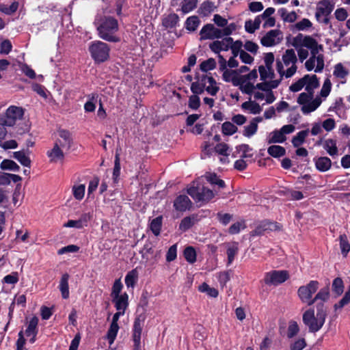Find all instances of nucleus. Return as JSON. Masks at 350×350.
Listing matches in <instances>:
<instances>
[{
    "instance_id": "nucleus-1",
    "label": "nucleus",
    "mask_w": 350,
    "mask_h": 350,
    "mask_svg": "<svg viewBox=\"0 0 350 350\" xmlns=\"http://www.w3.org/2000/svg\"><path fill=\"white\" fill-rule=\"evenodd\" d=\"M319 86V80L316 75H305L289 86L292 92H298L304 88L305 92L299 94L297 103L301 106V112L309 114L314 111L322 103L320 97H314V90Z\"/></svg>"
},
{
    "instance_id": "nucleus-2",
    "label": "nucleus",
    "mask_w": 350,
    "mask_h": 350,
    "mask_svg": "<svg viewBox=\"0 0 350 350\" xmlns=\"http://www.w3.org/2000/svg\"><path fill=\"white\" fill-rule=\"evenodd\" d=\"M296 45L305 46L310 49V55L304 62V67L308 72L314 71L315 73L321 72L325 67V57L321 53L323 46L310 36L299 34L295 38Z\"/></svg>"
},
{
    "instance_id": "nucleus-3",
    "label": "nucleus",
    "mask_w": 350,
    "mask_h": 350,
    "mask_svg": "<svg viewBox=\"0 0 350 350\" xmlns=\"http://www.w3.org/2000/svg\"><path fill=\"white\" fill-rule=\"evenodd\" d=\"M253 75V79L249 81L250 86L247 91L243 92L242 93L249 96H253L255 100H265L267 104L273 103L275 100V97L272 90L278 87L281 83V80L274 79L265 82L256 83L258 76L256 70Z\"/></svg>"
},
{
    "instance_id": "nucleus-4",
    "label": "nucleus",
    "mask_w": 350,
    "mask_h": 350,
    "mask_svg": "<svg viewBox=\"0 0 350 350\" xmlns=\"http://www.w3.org/2000/svg\"><path fill=\"white\" fill-rule=\"evenodd\" d=\"M298 59L295 51L293 49H288L284 51L280 58L275 61V69L280 75L278 80L293 77L297 71V63Z\"/></svg>"
},
{
    "instance_id": "nucleus-5",
    "label": "nucleus",
    "mask_w": 350,
    "mask_h": 350,
    "mask_svg": "<svg viewBox=\"0 0 350 350\" xmlns=\"http://www.w3.org/2000/svg\"><path fill=\"white\" fill-rule=\"evenodd\" d=\"M99 37L108 42H117L120 38L116 35L118 30L117 20L111 16H100L95 20Z\"/></svg>"
},
{
    "instance_id": "nucleus-6",
    "label": "nucleus",
    "mask_w": 350,
    "mask_h": 350,
    "mask_svg": "<svg viewBox=\"0 0 350 350\" xmlns=\"http://www.w3.org/2000/svg\"><path fill=\"white\" fill-rule=\"evenodd\" d=\"M317 313L313 309H308L303 314V321L310 332H318L324 325L327 310L323 304H317Z\"/></svg>"
},
{
    "instance_id": "nucleus-7",
    "label": "nucleus",
    "mask_w": 350,
    "mask_h": 350,
    "mask_svg": "<svg viewBox=\"0 0 350 350\" xmlns=\"http://www.w3.org/2000/svg\"><path fill=\"white\" fill-rule=\"evenodd\" d=\"M256 69H253L245 75H239L237 70L227 68L222 72V79L227 83H231L234 86L238 87L239 90L243 92L247 91L250 85V81L254 77V72Z\"/></svg>"
},
{
    "instance_id": "nucleus-8",
    "label": "nucleus",
    "mask_w": 350,
    "mask_h": 350,
    "mask_svg": "<svg viewBox=\"0 0 350 350\" xmlns=\"http://www.w3.org/2000/svg\"><path fill=\"white\" fill-rule=\"evenodd\" d=\"M24 114L23 108L16 106H10L5 111L4 116L0 115V139L3 138L6 134L4 126H14L16 121L21 120Z\"/></svg>"
},
{
    "instance_id": "nucleus-9",
    "label": "nucleus",
    "mask_w": 350,
    "mask_h": 350,
    "mask_svg": "<svg viewBox=\"0 0 350 350\" xmlns=\"http://www.w3.org/2000/svg\"><path fill=\"white\" fill-rule=\"evenodd\" d=\"M236 29V25L234 23L228 25L225 28L221 29L215 27L212 24H207L204 25L200 30L201 39L203 40H213L219 38L223 36H228L230 35Z\"/></svg>"
},
{
    "instance_id": "nucleus-10",
    "label": "nucleus",
    "mask_w": 350,
    "mask_h": 350,
    "mask_svg": "<svg viewBox=\"0 0 350 350\" xmlns=\"http://www.w3.org/2000/svg\"><path fill=\"white\" fill-rule=\"evenodd\" d=\"M187 193L196 202H207L215 197L217 193V191H213L206 187L200 185L198 183L193 182L187 189Z\"/></svg>"
},
{
    "instance_id": "nucleus-11",
    "label": "nucleus",
    "mask_w": 350,
    "mask_h": 350,
    "mask_svg": "<svg viewBox=\"0 0 350 350\" xmlns=\"http://www.w3.org/2000/svg\"><path fill=\"white\" fill-rule=\"evenodd\" d=\"M109 46L101 41H94L90 43L89 51L96 62H103L109 57Z\"/></svg>"
},
{
    "instance_id": "nucleus-12",
    "label": "nucleus",
    "mask_w": 350,
    "mask_h": 350,
    "mask_svg": "<svg viewBox=\"0 0 350 350\" xmlns=\"http://www.w3.org/2000/svg\"><path fill=\"white\" fill-rule=\"evenodd\" d=\"M319 283L317 281L312 280L306 285L301 286L297 290V295L301 302L308 306L314 304L313 295L317 291Z\"/></svg>"
},
{
    "instance_id": "nucleus-13",
    "label": "nucleus",
    "mask_w": 350,
    "mask_h": 350,
    "mask_svg": "<svg viewBox=\"0 0 350 350\" xmlns=\"http://www.w3.org/2000/svg\"><path fill=\"white\" fill-rule=\"evenodd\" d=\"M334 3L331 0H321L317 4L315 16L318 21L327 23V16L333 11Z\"/></svg>"
},
{
    "instance_id": "nucleus-14",
    "label": "nucleus",
    "mask_w": 350,
    "mask_h": 350,
    "mask_svg": "<svg viewBox=\"0 0 350 350\" xmlns=\"http://www.w3.org/2000/svg\"><path fill=\"white\" fill-rule=\"evenodd\" d=\"M289 278V273L286 270H274L265 273L264 282L269 286H278Z\"/></svg>"
},
{
    "instance_id": "nucleus-15",
    "label": "nucleus",
    "mask_w": 350,
    "mask_h": 350,
    "mask_svg": "<svg viewBox=\"0 0 350 350\" xmlns=\"http://www.w3.org/2000/svg\"><path fill=\"white\" fill-rule=\"evenodd\" d=\"M282 39V33L280 30L272 29L262 36L260 44L265 47H272L280 44Z\"/></svg>"
},
{
    "instance_id": "nucleus-16",
    "label": "nucleus",
    "mask_w": 350,
    "mask_h": 350,
    "mask_svg": "<svg viewBox=\"0 0 350 350\" xmlns=\"http://www.w3.org/2000/svg\"><path fill=\"white\" fill-rule=\"evenodd\" d=\"M124 312H125L122 310H118L113 316L112 321L105 336V338L107 340L110 346L114 342L119 330V325L118 324L119 318L124 315Z\"/></svg>"
},
{
    "instance_id": "nucleus-17",
    "label": "nucleus",
    "mask_w": 350,
    "mask_h": 350,
    "mask_svg": "<svg viewBox=\"0 0 350 350\" xmlns=\"http://www.w3.org/2000/svg\"><path fill=\"white\" fill-rule=\"evenodd\" d=\"M145 321V317L144 315L138 316L134 322L133 325V340L135 342V348L137 349L140 345L141 335L144 323Z\"/></svg>"
},
{
    "instance_id": "nucleus-18",
    "label": "nucleus",
    "mask_w": 350,
    "mask_h": 350,
    "mask_svg": "<svg viewBox=\"0 0 350 350\" xmlns=\"http://www.w3.org/2000/svg\"><path fill=\"white\" fill-rule=\"evenodd\" d=\"M232 42V38L226 37L221 40H216L209 44V48L215 53L219 54L221 51H226L230 49Z\"/></svg>"
},
{
    "instance_id": "nucleus-19",
    "label": "nucleus",
    "mask_w": 350,
    "mask_h": 350,
    "mask_svg": "<svg viewBox=\"0 0 350 350\" xmlns=\"http://www.w3.org/2000/svg\"><path fill=\"white\" fill-rule=\"evenodd\" d=\"M280 229V226L277 223L264 221L260 223L254 230L252 232V236L260 235L265 232L274 231Z\"/></svg>"
},
{
    "instance_id": "nucleus-20",
    "label": "nucleus",
    "mask_w": 350,
    "mask_h": 350,
    "mask_svg": "<svg viewBox=\"0 0 350 350\" xmlns=\"http://www.w3.org/2000/svg\"><path fill=\"white\" fill-rule=\"evenodd\" d=\"M38 317H32L29 321L27 327L25 330V334L26 335V336L30 337L29 342L31 343H33L36 341V336L38 333Z\"/></svg>"
},
{
    "instance_id": "nucleus-21",
    "label": "nucleus",
    "mask_w": 350,
    "mask_h": 350,
    "mask_svg": "<svg viewBox=\"0 0 350 350\" xmlns=\"http://www.w3.org/2000/svg\"><path fill=\"white\" fill-rule=\"evenodd\" d=\"M62 148L55 144L53 148L47 151L46 154L52 163L62 162L64 158V153Z\"/></svg>"
},
{
    "instance_id": "nucleus-22",
    "label": "nucleus",
    "mask_w": 350,
    "mask_h": 350,
    "mask_svg": "<svg viewBox=\"0 0 350 350\" xmlns=\"http://www.w3.org/2000/svg\"><path fill=\"white\" fill-rule=\"evenodd\" d=\"M241 109L254 115L259 114L262 110L261 106L255 100H252L251 98L242 103Z\"/></svg>"
},
{
    "instance_id": "nucleus-23",
    "label": "nucleus",
    "mask_w": 350,
    "mask_h": 350,
    "mask_svg": "<svg viewBox=\"0 0 350 350\" xmlns=\"http://www.w3.org/2000/svg\"><path fill=\"white\" fill-rule=\"evenodd\" d=\"M191 202L189 198L185 195L178 196L174 203V206L177 211H185L191 206Z\"/></svg>"
},
{
    "instance_id": "nucleus-24",
    "label": "nucleus",
    "mask_w": 350,
    "mask_h": 350,
    "mask_svg": "<svg viewBox=\"0 0 350 350\" xmlns=\"http://www.w3.org/2000/svg\"><path fill=\"white\" fill-rule=\"evenodd\" d=\"M204 86L206 91L212 96L216 95L219 90L215 80L211 77H207L204 79Z\"/></svg>"
},
{
    "instance_id": "nucleus-25",
    "label": "nucleus",
    "mask_w": 350,
    "mask_h": 350,
    "mask_svg": "<svg viewBox=\"0 0 350 350\" xmlns=\"http://www.w3.org/2000/svg\"><path fill=\"white\" fill-rule=\"evenodd\" d=\"M128 299L129 296L126 293H124L120 296L112 298V301L114 303L117 310L125 312L129 305Z\"/></svg>"
},
{
    "instance_id": "nucleus-26",
    "label": "nucleus",
    "mask_w": 350,
    "mask_h": 350,
    "mask_svg": "<svg viewBox=\"0 0 350 350\" xmlns=\"http://www.w3.org/2000/svg\"><path fill=\"white\" fill-rule=\"evenodd\" d=\"M314 161L317 169L320 172H327L332 166V161L327 157H321L314 159Z\"/></svg>"
},
{
    "instance_id": "nucleus-27",
    "label": "nucleus",
    "mask_w": 350,
    "mask_h": 350,
    "mask_svg": "<svg viewBox=\"0 0 350 350\" xmlns=\"http://www.w3.org/2000/svg\"><path fill=\"white\" fill-rule=\"evenodd\" d=\"M258 72L260 77V79L263 81V82L273 80V78L275 76L273 67L260 66L258 67Z\"/></svg>"
},
{
    "instance_id": "nucleus-28",
    "label": "nucleus",
    "mask_w": 350,
    "mask_h": 350,
    "mask_svg": "<svg viewBox=\"0 0 350 350\" xmlns=\"http://www.w3.org/2000/svg\"><path fill=\"white\" fill-rule=\"evenodd\" d=\"M226 247L228 256V265H230L234 260L239 252V243L237 242L228 243L226 244Z\"/></svg>"
},
{
    "instance_id": "nucleus-29",
    "label": "nucleus",
    "mask_w": 350,
    "mask_h": 350,
    "mask_svg": "<svg viewBox=\"0 0 350 350\" xmlns=\"http://www.w3.org/2000/svg\"><path fill=\"white\" fill-rule=\"evenodd\" d=\"M323 148L332 157L338 155V150L337 143L335 139H327L323 142Z\"/></svg>"
},
{
    "instance_id": "nucleus-30",
    "label": "nucleus",
    "mask_w": 350,
    "mask_h": 350,
    "mask_svg": "<svg viewBox=\"0 0 350 350\" xmlns=\"http://www.w3.org/2000/svg\"><path fill=\"white\" fill-rule=\"evenodd\" d=\"M69 277L70 276L68 273H64L62 275L59 282V290L61 291L62 297L64 299H68L69 297Z\"/></svg>"
},
{
    "instance_id": "nucleus-31",
    "label": "nucleus",
    "mask_w": 350,
    "mask_h": 350,
    "mask_svg": "<svg viewBox=\"0 0 350 350\" xmlns=\"http://www.w3.org/2000/svg\"><path fill=\"white\" fill-rule=\"evenodd\" d=\"M262 22L261 18L259 16H257L254 21L249 20L245 21V31L248 33H252L256 29L260 28V23Z\"/></svg>"
},
{
    "instance_id": "nucleus-32",
    "label": "nucleus",
    "mask_w": 350,
    "mask_h": 350,
    "mask_svg": "<svg viewBox=\"0 0 350 350\" xmlns=\"http://www.w3.org/2000/svg\"><path fill=\"white\" fill-rule=\"evenodd\" d=\"M14 158L16 159L22 165L30 167L31 160L28 153L24 151H17L14 152Z\"/></svg>"
},
{
    "instance_id": "nucleus-33",
    "label": "nucleus",
    "mask_w": 350,
    "mask_h": 350,
    "mask_svg": "<svg viewBox=\"0 0 350 350\" xmlns=\"http://www.w3.org/2000/svg\"><path fill=\"white\" fill-rule=\"evenodd\" d=\"M286 139V136L283 135L280 129L275 130L269 134L268 143H282Z\"/></svg>"
},
{
    "instance_id": "nucleus-34",
    "label": "nucleus",
    "mask_w": 350,
    "mask_h": 350,
    "mask_svg": "<svg viewBox=\"0 0 350 350\" xmlns=\"http://www.w3.org/2000/svg\"><path fill=\"white\" fill-rule=\"evenodd\" d=\"M332 82L329 78H326L324 80L323 85L321 87L319 95L318 96L321 100H325L329 94L332 90Z\"/></svg>"
},
{
    "instance_id": "nucleus-35",
    "label": "nucleus",
    "mask_w": 350,
    "mask_h": 350,
    "mask_svg": "<svg viewBox=\"0 0 350 350\" xmlns=\"http://www.w3.org/2000/svg\"><path fill=\"white\" fill-rule=\"evenodd\" d=\"M333 75L340 79H344L349 75V70L342 64H337L334 66Z\"/></svg>"
},
{
    "instance_id": "nucleus-36",
    "label": "nucleus",
    "mask_w": 350,
    "mask_h": 350,
    "mask_svg": "<svg viewBox=\"0 0 350 350\" xmlns=\"http://www.w3.org/2000/svg\"><path fill=\"white\" fill-rule=\"evenodd\" d=\"M138 279V272L137 269H133L129 271L125 277V284L128 288H133Z\"/></svg>"
},
{
    "instance_id": "nucleus-37",
    "label": "nucleus",
    "mask_w": 350,
    "mask_h": 350,
    "mask_svg": "<svg viewBox=\"0 0 350 350\" xmlns=\"http://www.w3.org/2000/svg\"><path fill=\"white\" fill-rule=\"evenodd\" d=\"M198 4V0H183L181 2V11L183 14H187L193 10Z\"/></svg>"
},
{
    "instance_id": "nucleus-38",
    "label": "nucleus",
    "mask_w": 350,
    "mask_h": 350,
    "mask_svg": "<svg viewBox=\"0 0 350 350\" xmlns=\"http://www.w3.org/2000/svg\"><path fill=\"white\" fill-rule=\"evenodd\" d=\"M238 131V128L232 122H225L221 125V132L224 135H232Z\"/></svg>"
},
{
    "instance_id": "nucleus-39",
    "label": "nucleus",
    "mask_w": 350,
    "mask_h": 350,
    "mask_svg": "<svg viewBox=\"0 0 350 350\" xmlns=\"http://www.w3.org/2000/svg\"><path fill=\"white\" fill-rule=\"evenodd\" d=\"M0 167L3 170H12L14 172H18L20 170L19 165L12 160L5 159L1 164Z\"/></svg>"
},
{
    "instance_id": "nucleus-40",
    "label": "nucleus",
    "mask_w": 350,
    "mask_h": 350,
    "mask_svg": "<svg viewBox=\"0 0 350 350\" xmlns=\"http://www.w3.org/2000/svg\"><path fill=\"white\" fill-rule=\"evenodd\" d=\"M268 153L273 157H280L285 154L286 150L284 148L278 145H273L268 148Z\"/></svg>"
},
{
    "instance_id": "nucleus-41",
    "label": "nucleus",
    "mask_w": 350,
    "mask_h": 350,
    "mask_svg": "<svg viewBox=\"0 0 350 350\" xmlns=\"http://www.w3.org/2000/svg\"><path fill=\"white\" fill-rule=\"evenodd\" d=\"M308 131H301L299 132L292 139V143L295 147H299L301 146L304 142L305 141V139L308 136Z\"/></svg>"
},
{
    "instance_id": "nucleus-42",
    "label": "nucleus",
    "mask_w": 350,
    "mask_h": 350,
    "mask_svg": "<svg viewBox=\"0 0 350 350\" xmlns=\"http://www.w3.org/2000/svg\"><path fill=\"white\" fill-rule=\"evenodd\" d=\"M200 24V20L198 16H193L189 17L185 22V27L187 30L193 31L196 30Z\"/></svg>"
},
{
    "instance_id": "nucleus-43",
    "label": "nucleus",
    "mask_w": 350,
    "mask_h": 350,
    "mask_svg": "<svg viewBox=\"0 0 350 350\" xmlns=\"http://www.w3.org/2000/svg\"><path fill=\"white\" fill-rule=\"evenodd\" d=\"M162 225V217H157L153 219L150 224V228L153 234L158 236L160 234V230Z\"/></svg>"
},
{
    "instance_id": "nucleus-44",
    "label": "nucleus",
    "mask_w": 350,
    "mask_h": 350,
    "mask_svg": "<svg viewBox=\"0 0 350 350\" xmlns=\"http://www.w3.org/2000/svg\"><path fill=\"white\" fill-rule=\"evenodd\" d=\"M258 126L256 124V123H252L251 121L249 124L244 126L243 131V135L246 137H251L254 135L258 130Z\"/></svg>"
},
{
    "instance_id": "nucleus-45",
    "label": "nucleus",
    "mask_w": 350,
    "mask_h": 350,
    "mask_svg": "<svg viewBox=\"0 0 350 350\" xmlns=\"http://www.w3.org/2000/svg\"><path fill=\"white\" fill-rule=\"evenodd\" d=\"M178 16L173 13L165 17L163 21V23L166 27H172L178 23Z\"/></svg>"
},
{
    "instance_id": "nucleus-46",
    "label": "nucleus",
    "mask_w": 350,
    "mask_h": 350,
    "mask_svg": "<svg viewBox=\"0 0 350 350\" xmlns=\"http://www.w3.org/2000/svg\"><path fill=\"white\" fill-rule=\"evenodd\" d=\"M85 186L83 184L74 185L72 187V193L75 199L81 200L84 197Z\"/></svg>"
},
{
    "instance_id": "nucleus-47",
    "label": "nucleus",
    "mask_w": 350,
    "mask_h": 350,
    "mask_svg": "<svg viewBox=\"0 0 350 350\" xmlns=\"http://www.w3.org/2000/svg\"><path fill=\"white\" fill-rule=\"evenodd\" d=\"M97 103V96L92 94L89 96V100L84 105V110L85 112H93L96 109V103Z\"/></svg>"
},
{
    "instance_id": "nucleus-48",
    "label": "nucleus",
    "mask_w": 350,
    "mask_h": 350,
    "mask_svg": "<svg viewBox=\"0 0 350 350\" xmlns=\"http://www.w3.org/2000/svg\"><path fill=\"white\" fill-rule=\"evenodd\" d=\"M120 174V154L116 153L115 157L114 168L113 171V182L118 183V178Z\"/></svg>"
},
{
    "instance_id": "nucleus-49",
    "label": "nucleus",
    "mask_w": 350,
    "mask_h": 350,
    "mask_svg": "<svg viewBox=\"0 0 350 350\" xmlns=\"http://www.w3.org/2000/svg\"><path fill=\"white\" fill-rule=\"evenodd\" d=\"M199 291L202 293H206L208 295L212 297H216L218 295V291L215 288L210 287L207 284L203 283L199 288Z\"/></svg>"
},
{
    "instance_id": "nucleus-50",
    "label": "nucleus",
    "mask_w": 350,
    "mask_h": 350,
    "mask_svg": "<svg viewBox=\"0 0 350 350\" xmlns=\"http://www.w3.org/2000/svg\"><path fill=\"white\" fill-rule=\"evenodd\" d=\"M184 256L187 262L193 263L196 260V253L192 247H187L184 251Z\"/></svg>"
},
{
    "instance_id": "nucleus-51",
    "label": "nucleus",
    "mask_w": 350,
    "mask_h": 350,
    "mask_svg": "<svg viewBox=\"0 0 350 350\" xmlns=\"http://www.w3.org/2000/svg\"><path fill=\"white\" fill-rule=\"evenodd\" d=\"M206 178L211 184L218 185L219 188H224L225 187V183L219 179L215 174L206 175Z\"/></svg>"
},
{
    "instance_id": "nucleus-52",
    "label": "nucleus",
    "mask_w": 350,
    "mask_h": 350,
    "mask_svg": "<svg viewBox=\"0 0 350 350\" xmlns=\"http://www.w3.org/2000/svg\"><path fill=\"white\" fill-rule=\"evenodd\" d=\"M237 150L241 153V158L245 159L247 157H252V154L250 153L252 149L248 145L241 144L237 147Z\"/></svg>"
},
{
    "instance_id": "nucleus-53",
    "label": "nucleus",
    "mask_w": 350,
    "mask_h": 350,
    "mask_svg": "<svg viewBox=\"0 0 350 350\" xmlns=\"http://www.w3.org/2000/svg\"><path fill=\"white\" fill-rule=\"evenodd\" d=\"M216 66V62L213 58H209L208 59L204 61L200 64V69L204 72H207L208 70H211L214 69Z\"/></svg>"
},
{
    "instance_id": "nucleus-54",
    "label": "nucleus",
    "mask_w": 350,
    "mask_h": 350,
    "mask_svg": "<svg viewBox=\"0 0 350 350\" xmlns=\"http://www.w3.org/2000/svg\"><path fill=\"white\" fill-rule=\"evenodd\" d=\"M329 297V291L328 288H321L314 297V303L317 300L323 301H327Z\"/></svg>"
},
{
    "instance_id": "nucleus-55",
    "label": "nucleus",
    "mask_w": 350,
    "mask_h": 350,
    "mask_svg": "<svg viewBox=\"0 0 350 350\" xmlns=\"http://www.w3.org/2000/svg\"><path fill=\"white\" fill-rule=\"evenodd\" d=\"M243 46V43L241 41L237 40L235 42H232L231 46H230V49L232 50V53L233 56L237 57L240 55L241 51H243L241 49Z\"/></svg>"
},
{
    "instance_id": "nucleus-56",
    "label": "nucleus",
    "mask_w": 350,
    "mask_h": 350,
    "mask_svg": "<svg viewBox=\"0 0 350 350\" xmlns=\"http://www.w3.org/2000/svg\"><path fill=\"white\" fill-rule=\"evenodd\" d=\"M122 288V284L120 279L116 280L113 285L111 296L112 298L120 296V295Z\"/></svg>"
},
{
    "instance_id": "nucleus-57",
    "label": "nucleus",
    "mask_w": 350,
    "mask_h": 350,
    "mask_svg": "<svg viewBox=\"0 0 350 350\" xmlns=\"http://www.w3.org/2000/svg\"><path fill=\"white\" fill-rule=\"evenodd\" d=\"M340 247L342 252L345 255L350 250V245L347 241V237L344 234L340 236Z\"/></svg>"
},
{
    "instance_id": "nucleus-58",
    "label": "nucleus",
    "mask_w": 350,
    "mask_h": 350,
    "mask_svg": "<svg viewBox=\"0 0 350 350\" xmlns=\"http://www.w3.org/2000/svg\"><path fill=\"white\" fill-rule=\"evenodd\" d=\"M12 49V45L9 40H4L0 45V53L1 55H8Z\"/></svg>"
},
{
    "instance_id": "nucleus-59",
    "label": "nucleus",
    "mask_w": 350,
    "mask_h": 350,
    "mask_svg": "<svg viewBox=\"0 0 350 350\" xmlns=\"http://www.w3.org/2000/svg\"><path fill=\"white\" fill-rule=\"evenodd\" d=\"M215 151L218 154L223 155L224 157H228L229 155V147L225 143L218 144L215 148Z\"/></svg>"
},
{
    "instance_id": "nucleus-60",
    "label": "nucleus",
    "mask_w": 350,
    "mask_h": 350,
    "mask_svg": "<svg viewBox=\"0 0 350 350\" xmlns=\"http://www.w3.org/2000/svg\"><path fill=\"white\" fill-rule=\"evenodd\" d=\"M245 228L244 221H237L229 228V232L234 234H238L241 230Z\"/></svg>"
},
{
    "instance_id": "nucleus-61",
    "label": "nucleus",
    "mask_w": 350,
    "mask_h": 350,
    "mask_svg": "<svg viewBox=\"0 0 350 350\" xmlns=\"http://www.w3.org/2000/svg\"><path fill=\"white\" fill-rule=\"evenodd\" d=\"M19 67L21 71L30 79H34L36 77V73L34 70L31 69L28 65L20 63Z\"/></svg>"
},
{
    "instance_id": "nucleus-62",
    "label": "nucleus",
    "mask_w": 350,
    "mask_h": 350,
    "mask_svg": "<svg viewBox=\"0 0 350 350\" xmlns=\"http://www.w3.org/2000/svg\"><path fill=\"white\" fill-rule=\"evenodd\" d=\"M332 288L337 295H340L343 291L342 280L339 278H336L333 282Z\"/></svg>"
},
{
    "instance_id": "nucleus-63",
    "label": "nucleus",
    "mask_w": 350,
    "mask_h": 350,
    "mask_svg": "<svg viewBox=\"0 0 350 350\" xmlns=\"http://www.w3.org/2000/svg\"><path fill=\"white\" fill-rule=\"evenodd\" d=\"M245 50L253 53L256 54L258 50V46L256 43L252 41H246L244 44H243Z\"/></svg>"
},
{
    "instance_id": "nucleus-64",
    "label": "nucleus",
    "mask_w": 350,
    "mask_h": 350,
    "mask_svg": "<svg viewBox=\"0 0 350 350\" xmlns=\"http://www.w3.org/2000/svg\"><path fill=\"white\" fill-rule=\"evenodd\" d=\"M350 302V286L349 290L345 293V296L342 299L336 304H335V309L342 308L345 305Z\"/></svg>"
}]
</instances>
